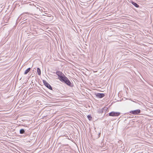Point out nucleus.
Here are the masks:
<instances>
[{
  "mask_svg": "<svg viewBox=\"0 0 153 153\" xmlns=\"http://www.w3.org/2000/svg\"><path fill=\"white\" fill-rule=\"evenodd\" d=\"M56 74L58 76L59 80L61 82H65L68 85H70L71 84L70 81L62 72L57 71Z\"/></svg>",
  "mask_w": 153,
  "mask_h": 153,
  "instance_id": "nucleus-1",
  "label": "nucleus"
},
{
  "mask_svg": "<svg viewBox=\"0 0 153 153\" xmlns=\"http://www.w3.org/2000/svg\"><path fill=\"white\" fill-rule=\"evenodd\" d=\"M109 116H117L120 114V113L118 112H115L112 111L110 113H109Z\"/></svg>",
  "mask_w": 153,
  "mask_h": 153,
  "instance_id": "nucleus-2",
  "label": "nucleus"
},
{
  "mask_svg": "<svg viewBox=\"0 0 153 153\" xmlns=\"http://www.w3.org/2000/svg\"><path fill=\"white\" fill-rule=\"evenodd\" d=\"M100 133L99 132L98 133V134H97V136H96V137H97V138H98L100 137Z\"/></svg>",
  "mask_w": 153,
  "mask_h": 153,
  "instance_id": "nucleus-12",
  "label": "nucleus"
},
{
  "mask_svg": "<svg viewBox=\"0 0 153 153\" xmlns=\"http://www.w3.org/2000/svg\"><path fill=\"white\" fill-rule=\"evenodd\" d=\"M140 112V109H137L134 111H130V113L132 114L136 115Z\"/></svg>",
  "mask_w": 153,
  "mask_h": 153,
  "instance_id": "nucleus-4",
  "label": "nucleus"
},
{
  "mask_svg": "<svg viewBox=\"0 0 153 153\" xmlns=\"http://www.w3.org/2000/svg\"><path fill=\"white\" fill-rule=\"evenodd\" d=\"M131 3L136 7H139V5L137 4L134 2L132 1Z\"/></svg>",
  "mask_w": 153,
  "mask_h": 153,
  "instance_id": "nucleus-7",
  "label": "nucleus"
},
{
  "mask_svg": "<svg viewBox=\"0 0 153 153\" xmlns=\"http://www.w3.org/2000/svg\"><path fill=\"white\" fill-rule=\"evenodd\" d=\"M43 82L45 85L50 90H52V88L51 85L45 80H43Z\"/></svg>",
  "mask_w": 153,
  "mask_h": 153,
  "instance_id": "nucleus-3",
  "label": "nucleus"
},
{
  "mask_svg": "<svg viewBox=\"0 0 153 153\" xmlns=\"http://www.w3.org/2000/svg\"><path fill=\"white\" fill-rule=\"evenodd\" d=\"M37 72L38 74L39 75H40L41 74V72L40 69L39 68H37Z\"/></svg>",
  "mask_w": 153,
  "mask_h": 153,
  "instance_id": "nucleus-9",
  "label": "nucleus"
},
{
  "mask_svg": "<svg viewBox=\"0 0 153 153\" xmlns=\"http://www.w3.org/2000/svg\"><path fill=\"white\" fill-rule=\"evenodd\" d=\"M87 117L89 119V120H91L92 117L91 115H88L87 116Z\"/></svg>",
  "mask_w": 153,
  "mask_h": 153,
  "instance_id": "nucleus-10",
  "label": "nucleus"
},
{
  "mask_svg": "<svg viewBox=\"0 0 153 153\" xmlns=\"http://www.w3.org/2000/svg\"><path fill=\"white\" fill-rule=\"evenodd\" d=\"M25 14H27V15H33V14L32 13H28V12H27V13H23V14L24 15H25Z\"/></svg>",
  "mask_w": 153,
  "mask_h": 153,
  "instance_id": "nucleus-11",
  "label": "nucleus"
},
{
  "mask_svg": "<svg viewBox=\"0 0 153 153\" xmlns=\"http://www.w3.org/2000/svg\"><path fill=\"white\" fill-rule=\"evenodd\" d=\"M31 68H28L24 72L25 74H27L30 70Z\"/></svg>",
  "mask_w": 153,
  "mask_h": 153,
  "instance_id": "nucleus-6",
  "label": "nucleus"
},
{
  "mask_svg": "<svg viewBox=\"0 0 153 153\" xmlns=\"http://www.w3.org/2000/svg\"><path fill=\"white\" fill-rule=\"evenodd\" d=\"M105 96L104 94L103 93H97L96 94V96L99 98H102Z\"/></svg>",
  "mask_w": 153,
  "mask_h": 153,
  "instance_id": "nucleus-5",
  "label": "nucleus"
},
{
  "mask_svg": "<svg viewBox=\"0 0 153 153\" xmlns=\"http://www.w3.org/2000/svg\"><path fill=\"white\" fill-rule=\"evenodd\" d=\"M25 132V131L23 129H21L20 130V133L21 134H23Z\"/></svg>",
  "mask_w": 153,
  "mask_h": 153,
  "instance_id": "nucleus-8",
  "label": "nucleus"
},
{
  "mask_svg": "<svg viewBox=\"0 0 153 153\" xmlns=\"http://www.w3.org/2000/svg\"><path fill=\"white\" fill-rule=\"evenodd\" d=\"M40 10L42 11H43V10L42 9H41Z\"/></svg>",
  "mask_w": 153,
  "mask_h": 153,
  "instance_id": "nucleus-13",
  "label": "nucleus"
}]
</instances>
